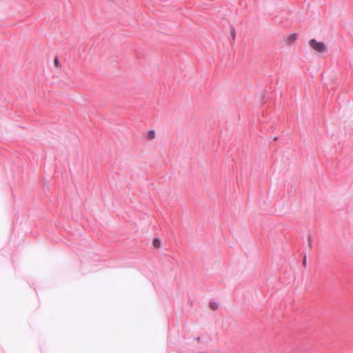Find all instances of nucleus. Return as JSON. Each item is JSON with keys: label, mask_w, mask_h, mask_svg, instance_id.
<instances>
[{"label": "nucleus", "mask_w": 353, "mask_h": 353, "mask_svg": "<svg viewBox=\"0 0 353 353\" xmlns=\"http://www.w3.org/2000/svg\"><path fill=\"white\" fill-rule=\"evenodd\" d=\"M310 48L319 54L325 53L327 50L326 44L314 39H310L308 42Z\"/></svg>", "instance_id": "1"}, {"label": "nucleus", "mask_w": 353, "mask_h": 353, "mask_svg": "<svg viewBox=\"0 0 353 353\" xmlns=\"http://www.w3.org/2000/svg\"><path fill=\"white\" fill-rule=\"evenodd\" d=\"M297 39V34L296 33H292L288 34L285 38V42L288 45L292 44Z\"/></svg>", "instance_id": "2"}, {"label": "nucleus", "mask_w": 353, "mask_h": 353, "mask_svg": "<svg viewBox=\"0 0 353 353\" xmlns=\"http://www.w3.org/2000/svg\"><path fill=\"white\" fill-rule=\"evenodd\" d=\"M210 307L212 310H216L218 309L219 307V305L215 301H212L210 303Z\"/></svg>", "instance_id": "3"}, {"label": "nucleus", "mask_w": 353, "mask_h": 353, "mask_svg": "<svg viewBox=\"0 0 353 353\" xmlns=\"http://www.w3.org/2000/svg\"><path fill=\"white\" fill-rule=\"evenodd\" d=\"M155 137V132L154 130H150L148 133V138L149 139H152Z\"/></svg>", "instance_id": "4"}, {"label": "nucleus", "mask_w": 353, "mask_h": 353, "mask_svg": "<svg viewBox=\"0 0 353 353\" xmlns=\"http://www.w3.org/2000/svg\"><path fill=\"white\" fill-rule=\"evenodd\" d=\"M155 246H159L160 244V241L159 239H156L154 242Z\"/></svg>", "instance_id": "5"}, {"label": "nucleus", "mask_w": 353, "mask_h": 353, "mask_svg": "<svg viewBox=\"0 0 353 353\" xmlns=\"http://www.w3.org/2000/svg\"><path fill=\"white\" fill-rule=\"evenodd\" d=\"M58 59H55V63H58Z\"/></svg>", "instance_id": "6"}]
</instances>
